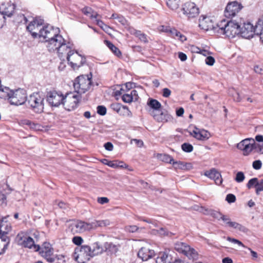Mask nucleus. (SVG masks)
Returning a JSON list of instances; mask_svg holds the SVG:
<instances>
[{"mask_svg":"<svg viewBox=\"0 0 263 263\" xmlns=\"http://www.w3.org/2000/svg\"><path fill=\"white\" fill-rule=\"evenodd\" d=\"M240 27L239 25V21L231 20L226 21L223 20L217 23L218 29L216 32L220 35H225L229 37H234L236 35L239 34Z\"/></svg>","mask_w":263,"mask_h":263,"instance_id":"obj_1","label":"nucleus"},{"mask_svg":"<svg viewBox=\"0 0 263 263\" xmlns=\"http://www.w3.org/2000/svg\"><path fill=\"white\" fill-rule=\"evenodd\" d=\"M73 85L75 92L80 95L84 93L90 89L92 85L91 74H90V76L82 75L78 77L74 80Z\"/></svg>","mask_w":263,"mask_h":263,"instance_id":"obj_2","label":"nucleus"},{"mask_svg":"<svg viewBox=\"0 0 263 263\" xmlns=\"http://www.w3.org/2000/svg\"><path fill=\"white\" fill-rule=\"evenodd\" d=\"M72 256L78 263L86 262L92 257L90 252V247L88 245H83L77 247Z\"/></svg>","mask_w":263,"mask_h":263,"instance_id":"obj_3","label":"nucleus"},{"mask_svg":"<svg viewBox=\"0 0 263 263\" xmlns=\"http://www.w3.org/2000/svg\"><path fill=\"white\" fill-rule=\"evenodd\" d=\"M15 240L18 245L33 249L34 251H39L40 249V246L35 245L34 240L25 232L19 233L15 238Z\"/></svg>","mask_w":263,"mask_h":263,"instance_id":"obj_4","label":"nucleus"},{"mask_svg":"<svg viewBox=\"0 0 263 263\" xmlns=\"http://www.w3.org/2000/svg\"><path fill=\"white\" fill-rule=\"evenodd\" d=\"M81 98L80 94L73 92L66 93L63 97V105L65 109L70 111L77 107Z\"/></svg>","mask_w":263,"mask_h":263,"instance_id":"obj_5","label":"nucleus"},{"mask_svg":"<svg viewBox=\"0 0 263 263\" xmlns=\"http://www.w3.org/2000/svg\"><path fill=\"white\" fill-rule=\"evenodd\" d=\"M28 105L37 113H41L44 109V98L38 93H34L26 99Z\"/></svg>","mask_w":263,"mask_h":263,"instance_id":"obj_6","label":"nucleus"},{"mask_svg":"<svg viewBox=\"0 0 263 263\" xmlns=\"http://www.w3.org/2000/svg\"><path fill=\"white\" fill-rule=\"evenodd\" d=\"M239 34L246 39H249L253 36L254 34H256V24L255 26L249 22H245L241 18L239 20Z\"/></svg>","mask_w":263,"mask_h":263,"instance_id":"obj_7","label":"nucleus"},{"mask_svg":"<svg viewBox=\"0 0 263 263\" xmlns=\"http://www.w3.org/2000/svg\"><path fill=\"white\" fill-rule=\"evenodd\" d=\"M60 30L58 28H54L50 25L42 26L40 29L37 37L42 42H47L50 39L59 33Z\"/></svg>","mask_w":263,"mask_h":263,"instance_id":"obj_8","label":"nucleus"},{"mask_svg":"<svg viewBox=\"0 0 263 263\" xmlns=\"http://www.w3.org/2000/svg\"><path fill=\"white\" fill-rule=\"evenodd\" d=\"M181 12L183 16L189 19L196 17L199 13L198 8L194 3L192 2H187L182 5L181 9L178 13L179 16L182 17Z\"/></svg>","mask_w":263,"mask_h":263,"instance_id":"obj_9","label":"nucleus"},{"mask_svg":"<svg viewBox=\"0 0 263 263\" xmlns=\"http://www.w3.org/2000/svg\"><path fill=\"white\" fill-rule=\"evenodd\" d=\"M174 248L177 251L183 254L190 259L196 260L198 258L197 252L185 243L177 242L175 244Z\"/></svg>","mask_w":263,"mask_h":263,"instance_id":"obj_10","label":"nucleus"},{"mask_svg":"<svg viewBox=\"0 0 263 263\" xmlns=\"http://www.w3.org/2000/svg\"><path fill=\"white\" fill-rule=\"evenodd\" d=\"M68 230L73 234L90 231V223L82 220H72L68 226Z\"/></svg>","mask_w":263,"mask_h":263,"instance_id":"obj_11","label":"nucleus"},{"mask_svg":"<svg viewBox=\"0 0 263 263\" xmlns=\"http://www.w3.org/2000/svg\"><path fill=\"white\" fill-rule=\"evenodd\" d=\"M237 147L243 152V154L247 156L253 150L259 148V145L256 143L252 138H247L237 144Z\"/></svg>","mask_w":263,"mask_h":263,"instance_id":"obj_12","label":"nucleus"},{"mask_svg":"<svg viewBox=\"0 0 263 263\" xmlns=\"http://www.w3.org/2000/svg\"><path fill=\"white\" fill-rule=\"evenodd\" d=\"M26 91L18 89L12 90L9 101L11 104L18 106L23 104L26 101Z\"/></svg>","mask_w":263,"mask_h":263,"instance_id":"obj_13","label":"nucleus"},{"mask_svg":"<svg viewBox=\"0 0 263 263\" xmlns=\"http://www.w3.org/2000/svg\"><path fill=\"white\" fill-rule=\"evenodd\" d=\"M66 59L74 70L78 69L83 66L86 61L84 57L74 50L67 55Z\"/></svg>","mask_w":263,"mask_h":263,"instance_id":"obj_14","label":"nucleus"},{"mask_svg":"<svg viewBox=\"0 0 263 263\" xmlns=\"http://www.w3.org/2000/svg\"><path fill=\"white\" fill-rule=\"evenodd\" d=\"M64 95L60 91L51 90L47 92L46 100L51 106L58 107L63 104Z\"/></svg>","mask_w":263,"mask_h":263,"instance_id":"obj_15","label":"nucleus"},{"mask_svg":"<svg viewBox=\"0 0 263 263\" xmlns=\"http://www.w3.org/2000/svg\"><path fill=\"white\" fill-rule=\"evenodd\" d=\"M242 8L241 5L236 1L229 3L224 11V16L227 18L235 16Z\"/></svg>","mask_w":263,"mask_h":263,"instance_id":"obj_16","label":"nucleus"},{"mask_svg":"<svg viewBox=\"0 0 263 263\" xmlns=\"http://www.w3.org/2000/svg\"><path fill=\"white\" fill-rule=\"evenodd\" d=\"M44 24V20L40 17H35L30 21L27 26V29L34 38H37L40 29Z\"/></svg>","mask_w":263,"mask_h":263,"instance_id":"obj_17","label":"nucleus"},{"mask_svg":"<svg viewBox=\"0 0 263 263\" xmlns=\"http://www.w3.org/2000/svg\"><path fill=\"white\" fill-rule=\"evenodd\" d=\"M7 217H3L0 222V239L1 241H10V238L7 235L11 230V224L7 221Z\"/></svg>","mask_w":263,"mask_h":263,"instance_id":"obj_18","label":"nucleus"},{"mask_svg":"<svg viewBox=\"0 0 263 263\" xmlns=\"http://www.w3.org/2000/svg\"><path fill=\"white\" fill-rule=\"evenodd\" d=\"M64 42H65V40L58 33L47 42V47L50 52H53L57 51L60 45Z\"/></svg>","mask_w":263,"mask_h":263,"instance_id":"obj_19","label":"nucleus"},{"mask_svg":"<svg viewBox=\"0 0 263 263\" xmlns=\"http://www.w3.org/2000/svg\"><path fill=\"white\" fill-rule=\"evenodd\" d=\"M199 26L201 29L205 31L213 30L216 32V30L218 29L216 28L217 23L215 25L212 18L210 16H203L202 18H200Z\"/></svg>","mask_w":263,"mask_h":263,"instance_id":"obj_20","label":"nucleus"},{"mask_svg":"<svg viewBox=\"0 0 263 263\" xmlns=\"http://www.w3.org/2000/svg\"><path fill=\"white\" fill-rule=\"evenodd\" d=\"M190 135L196 139L202 141L208 140L211 136L210 133L207 130L201 129L196 127H195L193 131L190 132Z\"/></svg>","mask_w":263,"mask_h":263,"instance_id":"obj_21","label":"nucleus"},{"mask_svg":"<svg viewBox=\"0 0 263 263\" xmlns=\"http://www.w3.org/2000/svg\"><path fill=\"white\" fill-rule=\"evenodd\" d=\"M151 114L154 118L159 122H167L171 121L173 119L172 116L166 111L160 112L159 110L156 113H155L154 111H152Z\"/></svg>","mask_w":263,"mask_h":263,"instance_id":"obj_22","label":"nucleus"},{"mask_svg":"<svg viewBox=\"0 0 263 263\" xmlns=\"http://www.w3.org/2000/svg\"><path fill=\"white\" fill-rule=\"evenodd\" d=\"M204 175L211 179L214 180L216 184L219 185L222 182V179L220 173L215 168L204 172Z\"/></svg>","mask_w":263,"mask_h":263,"instance_id":"obj_23","label":"nucleus"},{"mask_svg":"<svg viewBox=\"0 0 263 263\" xmlns=\"http://www.w3.org/2000/svg\"><path fill=\"white\" fill-rule=\"evenodd\" d=\"M15 8V5L13 3L11 2L4 3L0 7V10L2 11L0 12L4 16L6 15L8 17H11L14 13Z\"/></svg>","mask_w":263,"mask_h":263,"instance_id":"obj_24","label":"nucleus"},{"mask_svg":"<svg viewBox=\"0 0 263 263\" xmlns=\"http://www.w3.org/2000/svg\"><path fill=\"white\" fill-rule=\"evenodd\" d=\"M57 51L59 57L62 59L64 57L67 58V55L71 53L73 50L71 49L70 44H66L65 42L60 45Z\"/></svg>","mask_w":263,"mask_h":263,"instance_id":"obj_25","label":"nucleus"},{"mask_svg":"<svg viewBox=\"0 0 263 263\" xmlns=\"http://www.w3.org/2000/svg\"><path fill=\"white\" fill-rule=\"evenodd\" d=\"M155 254L153 250L146 247H142L138 253V257L143 261H146L152 258Z\"/></svg>","mask_w":263,"mask_h":263,"instance_id":"obj_26","label":"nucleus"},{"mask_svg":"<svg viewBox=\"0 0 263 263\" xmlns=\"http://www.w3.org/2000/svg\"><path fill=\"white\" fill-rule=\"evenodd\" d=\"M172 257L167 251L160 252L156 259V263H171Z\"/></svg>","mask_w":263,"mask_h":263,"instance_id":"obj_27","label":"nucleus"},{"mask_svg":"<svg viewBox=\"0 0 263 263\" xmlns=\"http://www.w3.org/2000/svg\"><path fill=\"white\" fill-rule=\"evenodd\" d=\"M104 251V246L103 247L99 242L93 243L92 244V247H90V252L92 257L101 254Z\"/></svg>","mask_w":263,"mask_h":263,"instance_id":"obj_28","label":"nucleus"},{"mask_svg":"<svg viewBox=\"0 0 263 263\" xmlns=\"http://www.w3.org/2000/svg\"><path fill=\"white\" fill-rule=\"evenodd\" d=\"M110 222L108 219L96 220L90 222V230L96 229L98 227H106L110 225Z\"/></svg>","mask_w":263,"mask_h":263,"instance_id":"obj_29","label":"nucleus"},{"mask_svg":"<svg viewBox=\"0 0 263 263\" xmlns=\"http://www.w3.org/2000/svg\"><path fill=\"white\" fill-rule=\"evenodd\" d=\"M119 246L111 242H105L104 243L105 251H107L110 254H115L118 251Z\"/></svg>","mask_w":263,"mask_h":263,"instance_id":"obj_30","label":"nucleus"},{"mask_svg":"<svg viewBox=\"0 0 263 263\" xmlns=\"http://www.w3.org/2000/svg\"><path fill=\"white\" fill-rule=\"evenodd\" d=\"M147 105L152 109L155 113L159 111L161 107V103L157 100L154 99H149L147 102Z\"/></svg>","mask_w":263,"mask_h":263,"instance_id":"obj_31","label":"nucleus"},{"mask_svg":"<svg viewBox=\"0 0 263 263\" xmlns=\"http://www.w3.org/2000/svg\"><path fill=\"white\" fill-rule=\"evenodd\" d=\"M130 33L138 37L141 42L144 43L148 42L147 35L145 34L142 33L141 31L133 29L131 30Z\"/></svg>","mask_w":263,"mask_h":263,"instance_id":"obj_32","label":"nucleus"},{"mask_svg":"<svg viewBox=\"0 0 263 263\" xmlns=\"http://www.w3.org/2000/svg\"><path fill=\"white\" fill-rule=\"evenodd\" d=\"M12 90L9 87H4L2 85L0 88V98L4 99H8L9 100Z\"/></svg>","mask_w":263,"mask_h":263,"instance_id":"obj_33","label":"nucleus"},{"mask_svg":"<svg viewBox=\"0 0 263 263\" xmlns=\"http://www.w3.org/2000/svg\"><path fill=\"white\" fill-rule=\"evenodd\" d=\"M172 164L175 169L189 170L192 166L191 163H184L181 161H175L174 160Z\"/></svg>","mask_w":263,"mask_h":263,"instance_id":"obj_34","label":"nucleus"},{"mask_svg":"<svg viewBox=\"0 0 263 263\" xmlns=\"http://www.w3.org/2000/svg\"><path fill=\"white\" fill-rule=\"evenodd\" d=\"M103 162L108 166L113 168H116L118 167H124V165H125V164L123 162H118L117 161H109L107 159H104L103 160Z\"/></svg>","mask_w":263,"mask_h":263,"instance_id":"obj_35","label":"nucleus"},{"mask_svg":"<svg viewBox=\"0 0 263 263\" xmlns=\"http://www.w3.org/2000/svg\"><path fill=\"white\" fill-rule=\"evenodd\" d=\"M228 226L242 232H245L247 230V229L244 226L236 222L228 221Z\"/></svg>","mask_w":263,"mask_h":263,"instance_id":"obj_36","label":"nucleus"},{"mask_svg":"<svg viewBox=\"0 0 263 263\" xmlns=\"http://www.w3.org/2000/svg\"><path fill=\"white\" fill-rule=\"evenodd\" d=\"M169 31L173 37H177L181 41L183 42L186 40V37L182 35L179 31L175 29H170Z\"/></svg>","mask_w":263,"mask_h":263,"instance_id":"obj_37","label":"nucleus"},{"mask_svg":"<svg viewBox=\"0 0 263 263\" xmlns=\"http://www.w3.org/2000/svg\"><path fill=\"white\" fill-rule=\"evenodd\" d=\"M263 21L261 20H259L256 23V34L259 35L260 40L263 42Z\"/></svg>","mask_w":263,"mask_h":263,"instance_id":"obj_38","label":"nucleus"},{"mask_svg":"<svg viewBox=\"0 0 263 263\" xmlns=\"http://www.w3.org/2000/svg\"><path fill=\"white\" fill-rule=\"evenodd\" d=\"M22 124L28 126L30 128L38 130L40 129L41 125L39 124L32 122L28 120H25L22 121Z\"/></svg>","mask_w":263,"mask_h":263,"instance_id":"obj_39","label":"nucleus"},{"mask_svg":"<svg viewBox=\"0 0 263 263\" xmlns=\"http://www.w3.org/2000/svg\"><path fill=\"white\" fill-rule=\"evenodd\" d=\"M82 12L86 15L89 16L91 18H96L98 15V13L93 11L91 8L85 7L82 9Z\"/></svg>","mask_w":263,"mask_h":263,"instance_id":"obj_40","label":"nucleus"},{"mask_svg":"<svg viewBox=\"0 0 263 263\" xmlns=\"http://www.w3.org/2000/svg\"><path fill=\"white\" fill-rule=\"evenodd\" d=\"M106 44L109 49L117 57H119L121 55V52L120 50L110 42L106 41Z\"/></svg>","mask_w":263,"mask_h":263,"instance_id":"obj_41","label":"nucleus"},{"mask_svg":"<svg viewBox=\"0 0 263 263\" xmlns=\"http://www.w3.org/2000/svg\"><path fill=\"white\" fill-rule=\"evenodd\" d=\"M119 114L124 117H132V113L126 106L122 105L121 109H119Z\"/></svg>","mask_w":263,"mask_h":263,"instance_id":"obj_42","label":"nucleus"},{"mask_svg":"<svg viewBox=\"0 0 263 263\" xmlns=\"http://www.w3.org/2000/svg\"><path fill=\"white\" fill-rule=\"evenodd\" d=\"M49 243H45V247L44 248H42V250L40 253L42 254V256L45 257H47L50 256L52 254V251L49 247Z\"/></svg>","mask_w":263,"mask_h":263,"instance_id":"obj_43","label":"nucleus"},{"mask_svg":"<svg viewBox=\"0 0 263 263\" xmlns=\"http://www.w3.org/2000/svg\"><path fill=\"white\" fill-rule=\"evenodd\" d=\"M179 0H167L166 4L171 9L174 10L178 9L179 7Z\"/></svg>","mask_w":263,"mask_h":263,"instance_id":"obj_44","label":"nucleus"},{"mask_svg":"<svg viewBox=\"0 0 263 263\" xmlns=\"http://www.w3.org/2000/svg\"><path fill=\"white\" fill-rule=\"evenodd\" d=\"M152 233L155 235H159L160 236H168L169 234H171L163 228H160L159 230H153Z\"/></svg>","mask_w":263,"mask_h":263,"instance_id":"obj_45","label":"nucleus"},{"mask_svg":"<svg viewBox=\"0 0 263 263\" xmlns=\"http://www.w3.org/2000/svg\"><path fill=\"white\" fill-rule=\"evenodd\" d=\"M159 159L165 162L172 164L174 159L167 154H161L159 156Z\"/></svg>","mask_w":263,"mask_h":263,"instance_id":"obj_46","label":"nucleus"},{"mask_svg":"<svg viewBox=\"0 0 263 263\" xmlns=\"http://www.w3.org/2000/svg\"><path fill=\"white\" fill-rule=\"evenodd\" d=\"M10 241H1L0 239V255L3 254L7 249Z\"/></svg>","mask_w":263,"mask_h":263,"instance_id":"obj_47","label":"nucleus"},{"mask_svg":"<svg viewBox=\"0 0 263 263\" xmlns=\"http://www.w3.org/2000/svg\"><path fill=\"white\" fill-rule=\"evenodd\" d=\"M258 180L257 178H253L251 179L247 184V187L250 189L254 186L255 188H256Z\"/></svg>","mask_w":263,"mask_h":263,"instance_id":"obj_48","label":"nucleus"},{"mask_svg":"<svg viewBox=\"0 0 263 263\" xmlns=\"http://www.w3.org/2000/svg\"><path fill=\"white\" fill-rule=\"evenodd\" d=\"M181 148L183 151L187 153L191 152L193 149V146L191 144L187 143H184L182 144Z\"/></svg>","mask_w":263,"mask_h":263,"instance_id":"obj_49","label":"nucleus"},{"mask_svg":"<svg viewBox=\"0 0 263 263\" xmlns=\"http://www.w3.org/2000/svg\"><path fill=\"white\" fill-rule=\"evenodd\" d=\"M245 178L244 174L242 172H239L236 174L235 181L238 183L242 182Z\"/></svg>","mask_w":263,"mask_h":263,"instance_id":"obj_50","label":"nucleus"},{"mask_svg":"<svg viewBox=\"0 0 263 263\" xmlns=\"http://www.w3.org/2000/svg\"><path fill=\"white\" fill-rule=\"evenodd\" d=\"M126 231L130 233H134L137 232L140 228L137 226H127L125 227Z\"/></svg>","mask_w":263,"mask_h":263,"instance_id":"obj_51","label":"nucleus"},{"mask_svg":"<svg viewBox=\"0 0 263 263\" xmlns=\"http://www.w3.org/2000/svg\"><path fill=\"white\" fill-rule=\"evenodd\" d=\"M122 100L125 103H130L133 100V98L130 96V93H124L122 96Z\"/></svg>","mask_w":263,"mask_h":263,"instance_id":"obj_52","label":"nucleus"},{"mask_svg":"<svg viewBox=\"0 0 263 263\" xmlns=\"http://www.w3.org/2000/svg\"><path fill=\"white\" fill-rule=\"evenodd\" d=\"M222 214V213L218 211L212 210L210 215L212 216L213 218H216L218 220H220V218H221Z\"/></svg>","mask_w":263,"mask_h":263,"instance_id":"obj_53","label":"nucleus"},{"mask_svg":"<svg viewBox=\"0 0 263 263\" xmlns=\"http://www.w3.org/2000/svg\"><path fill=\"white\" fill-rule=\"evenodd\" d=\"M261 191H263V179L258 181L257 185L256 188V193L259 195Z\"/></svg>","mask_w":263,"mask_h":263,"instance_id":"obj_54","label":"nucleus"},{"mask_svg":"<svg viewBox=\"0 0 263 263\" xmlns=\"http://www.w3.org/2000/svg\"><path fill=\"white\" fill-rule=\"evenodd\" d=\"M227 240L230 242H232V243H236V244L238 245L239 246H242L246 249L247 248L240 241H239V240H237L236 239L233 238H231L230 237H228L227 238Z\"/></svg>","mask_w":263,"mask_h":263,"instance_id":"obj_55","label":"nucleus"},{"mask_svg":"<svg viewBox=\"0 0 263 263\" xmlns=\"http://www.w3.org/2000/svg\"><path fill=\"white\" fill-rule=\"evenodd\" d=\"M97 112L98 114L104 116L106 113V108L104 106H98L97 107Z\"/></svg>","mask_w":263,"mask_h":263,"instance_id":"obj_56","label":"nucleus"},{"mask_svg":"<svg viewBox=\"0 0 263 263\" xmlns=\"http://www.w3.org/2000/svg\"><path fill=\"white\" fill-rule=\"evenodd\" d=\"M83 239L80 236H74L72 238V242L76 245L80 246L83 242Z\"/></svg>","mask_w":263,"mask_h":263,"instance_id":"obj_57","label":"nucleus"},{"mask_svg":"<svg viewBox=\"0 0 263 263\" xmlns=\"http://www.w3.org/2000/svg\"><path fill=\"white\" fill-rule=\"evenodd\" d=\"M262 165L261 161L259 160H255L253 162L252 166L256 170H259L261 168Z\"/></svg>","mask_w":263,"mask_h":263,"instance_id":"obj_58","label":"nucleus"},{"mask_svg":"<svg viewBox=\"0 0 263 263\" xmlns=\"http://www.w3.org/2000/svg\"><path fill=\"white\" fill-rule=\"evenodd\" d=\"M205 63L210 66H212L215 63V59L211 56L208 57L205 60Z\"/></svg>","mask_w":263,"mask_h":263,"instance_id":"obj_59","label":"nucleus"},{"mask_svg":"<svg viewBox=\"0 0 263 263\" xmlns=\"http://www.w3.org/2000/svg\"><path fill=\"white\" fill-rule=\"evenodd\" d=\"M226 200L229 203H233L236 200V197L233 194H229L227 195Z\"/></svg>","mask_w":263,"mask_h":263,"instance_id":"obj_60","label":"nucleus"},{"mask_svg":"<svg viewBox=\"0 0 263 263\" xmlns=\"http://www.w3.org/2000/svg\"><path fill=\"white\" fill-rule=\"evenodd\" d=\"M199 211L202 213H203L205 215H210L211 212L212 211V209H209L208 208L201 206Z\"/></svg>","mask_w":263,"mask_h":263,"instance_id":"obj_61","label":"nucleus"},{"mask_svg":"<svg viewBox=\"0 0 263 263\" xmlns=\"http://www.w3.org/2000/svg\"><path fill=\"white\" fill-rule=\"evenodd\" d=\"M171 94V91L168 88H164L162 89V96L164 98H168Z\"/></svg>","mask_w":263,"mask_h":263,"instance_id":"obj_62","label":"nucleus"},{"mask_svg":"<svg viewBox=\"0 0 263 263\" xmlns=\"http://www.w3.org/2000/svg\"><path fill=\"white\" fill-rule=\"evenodd\" d=\"M247 250L250 252V254L252 257V259L254 260H255L258 258V254L257 252L253 251L251 248H247Z\"/></svg>","mask_w":263,"mask_h":263,"instance_id":"obj_63","label":"nucleus"},{"mask_svg":"<svg viewBox=\"0 0 263 263\" xmlns=\"http://www.w3.org/2000/svg\"><path fill=\"white\" fill-rule=\"evenodd\" d=\"M117 22L121 23L123 25H125L126 24V20L123 16L121 15H119L117 18Z\"/></svg>","mask_w":263,"mask_h":263,"instance_id":"obj_64","label":"nucleus"}]
</instances>
